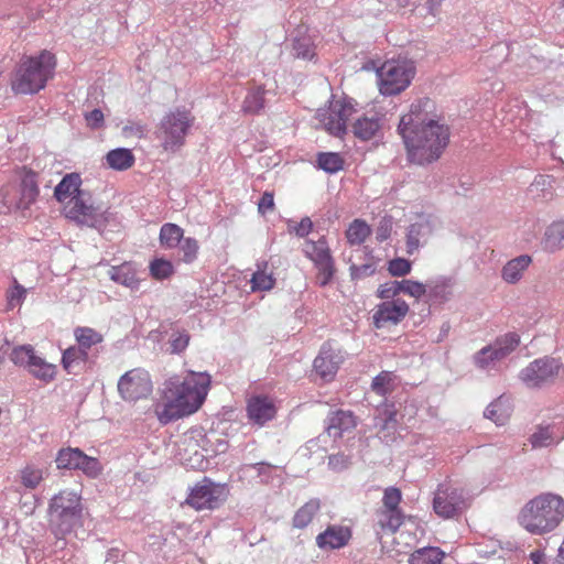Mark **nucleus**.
<instances>
[{"instance_id":"f257e3e1","label":"nucleus","mask_w":564,"mask_h":564,"mask_svg":"<svg viewBox=\"0 0 564 564\" xmlns=\"http://www.w3.org/2000/svg\"><path fill=\"white\" fill-rule=\"evenodd\" d=\"M398 133L405 147L408 160L417 165L438 160L449 142V128L436 113V106L427 97L414 100L401 116Z\"/></svg>"},{"instance_id":"f03ea898","label":"nucleus","mask_w":564,"mask_h":564,"mask_svg":"<svg viewBox=\"0 0 564 564\" xmlns=\"http://www.w3.org/2000/svg\"><path fill=\"white\" fill-rule=\"evenodd\" d=\"M207 372L188 371L182 380H171L162 398L154 404V413L161 424L191 415L204 404L210 389Z\"/></svg>"},{"instance_id":"7ed1b4c3","label":"nucleus","mask_w":564,"mask_h":564,"mask_svg":"<svg viewBox=\"0 0 564 564\" xmlns=\"http://www.w3.org/2000/svg\"><path fill=\"white\" fill-rule=\"evenodd\" d=\"M564 521V498L542 492L528 500L518 514L519 524L529 533L545 535Z\"/></svg>"},{"instance_id":"20e7f679","label":"nucleus","mask_w":564,"mask_h":564,"mask_svg":"<svg viewBox=\"0 0 564 564\" xmlns=\"http://www.w3.org/2000/svg\"><path fill=\"white\" fill-rule=\"evenodd\" d=\"M56 65V56L48 50H42L36 55H24L15 67L11 89L18 95L39 93L54 77Z\"/></svg>"},{"instance_id":"39448f33","label":"nucleus","mask_w":564,"mask_h":564,"mask_svg":"<svg viewBox=\"0 0 564 564\" xmlns=\"http://www.w3.org/2000/svg\"><path fill=\"white\" fill-rule=\"evenodd\" d=\"M39 196V174L26 167L19 170L17 180L2 189L3 205L9 212L18 213L22 217L31 215V207L37 202Z\"/></svg>"},{"instance_id":"423d86ee","label":"nucleus","mask_w":564,"mask_h":564,"mask_svg":"<svg viewBox=\"0 0 564 564\" xmlns=\"http://www.w3.org/2000/svg\"><path fill=\"white\" fill-rule=\"evenodd\" d=\"M48 511L53 533L57 538L64 536L82 520V498L75 491L62 490L51 499Z\"/></svg>"},{"instance_id":"0eeeda50","label":"nucleus","mask_w":564,"mask_h":564,"mask_svg":"<svg viewBox=\"0 0 564 564\" xmlns=\"http://www.w3.org/2000/svg\"><path fill=\"white\" fill-rule=\"evenodd\" d=\"M195 116L185 107H177L166 112L161 119L156 138L166 152H176L184 144L186 137L194 126Z\"/></svg>"},{"instance_id":"6e6552de","label":"nucleus","mask_w":564,"mask_h":564,"mask_svg":"<svg viewBox=\"0 0 564 564\" xmlns=\"http://www.w3.org/2000/svg\"><path fill=\"white\" fill-rule=\"evenodd\" d=\"M415 74L416 67L411 59L386 61L377 70L380 94L384 96L401 94L411 85Z\"/></svg>"},{"instance_id":"1a4fd4ad","label":"nucleus","mask_w":564,"mask_h":564,"mask_svg":"<svg viewBox=\"0 0 564 564\" xmlns=\"http://www.w3.org/2000/svg\"><path fill=\"white\" fill-rule=\"evenodd\" d=\"M62 212L67 219L77 225L99 230L108 225L110 216L108 209L102 210L94 204L91 195L86 191L74 197V200H69Z\"/></svg>"},{"instance_id":"9d476101","label":"nucleus","mask_w":564,"mask_h":564,"mask_svg":"<svg viewBox=\"0 0 564 564\" xmlns=\"http://www.w3.org/2000/svg\"><path fill=\"white\" fill-rule=\"evenodd\" d=\"M356 112L355 102L347 97H333L328 104L316 111L318 124L335 137H343L347 121Z\"/></svg>"},{"instance_id":"9b49d317","label":"nucleus","mask_w":564,"mask_h":564,"mask_svg":"<svg viewBox=\"0 0 564 564\" xmlns=\"http://www.w3.org/2000/svg\"><path fill=\"white\" fill-rule=\"evenodd\" d=\"M469 506L470 499L465 489L454 484H441L434 492L433 510L442 519H457Z\"/></svg>"},{"instance_id":"f8f14e48","label":"nucleus","mask_w":564,"mask_h":564,"mask_svg":"<svg viewBox=\"0 0 564 564\" xmlns=\"http://www.w3.org/2000/svg\"><path fill=\"white\" fill-rule=\"evenodd\" d=\"M227 495L228 491L225 485L216 484L205 477L191 489L185 499V505L196 511L206 509L213 510L218 508L227 499Z\"/></svg>"},{"instance_id":"ddd939ff","label":"nucleus","mask_w":564,"mask_h":564,"mask_svg":"<svg viewBox=\"0 0 564 564\" xmlns=\"http://www.w3.org/2000/svg\"><path fill=\"white\" fill-rule=\"evenodd\" d=\"M11 360L26 368L35 379L44 383H50L56 378L57 366L37 356L31 345L15 347L11 352Z\"/></svg>"},{"instance_id":"4468645a","label":"nucleus","mask_w":564,"mask_h":564,"mask_svg":"<svg viewBox=\"0 0 564 564\" xmlns=\"http://www.w3.org/2000/svg\"><path fill=\"white\" fill-rule=\"evenodd\" d=\"M118 392L127 402H137L149 398L153 392L150 373L143 368H133L118 380Z\"/></svg>"},{"instance_id":"2eb2a0df","label":"nucleus","mask_w":564,"mask_h":564,"mask_svg":"<svg viewBox=\"0 0 564 564\" xmlns=\"http://www.w3.org/2000/svg\"><path fill=\"white\" fill-rule=\"evenodd\" d=\"M520 344L516 333H508L498 337L491 345L484 347L474 356L475 365L480 369L494 366L509 356Z\"/></svg>"},{"instance_id":"dca6fc26","label":"nucleus","mask_w":564,"mask_h":564,"mask_svg":"<svg viewBox=\"0 0 564 564\" xmlns=\"http://www.w3.org/2000/svg\"><path fill=\"white\" fill-rule=\"evenodd\" d=\"M207 444L208 440L202 429H193L185 433L180 446L183 464L192 468L200 466L204 458L212 452Z\"/></svg>"},{"instance_id":"f3484780","label":"nucleus","mask_w":564,"mask_h":564,"mask_svg":"<svg viewBox=\"0 0 564 564\" xmlns=\"http://www.w3.org/2000/svg\"><path fill=\"white\" fill-rule=\"evenodd\" d=\"M562 370V364L557 359L541 358L532 361L521 371V379L530 387H539L553 381Z\"/></svg>"},{"instance_id":"a211bd4d","label":"nucleus","mask_w":564,"mask_h":564,"mask_svg":"<svg viewBox=\"0 0 564 564\" xmlns=\"http://www.w3.org/2000/svg\"><path fill=\"white\" fill-rule=\"evenodd\" d=\"M247 416L253 424L263 426L272 421L278 412L275 401L268 395H252L247 401Z\"/></svg>"},{"instance_id":"6ab92c4d","label":"nucleus","mask_w":564,"mask_h":564,"mask_svg":"<svg viewBox=\"0 0 564 564\" xmlns=\"http://www.w3.org/2000/svg\"><path fill=\"white\" fill-rule=\"evenodd\" d=\"M409 305L402 299H394L380 303L373 315V324L377 328H381L387 324H398L408 314Z\"/></svg>"},{"instance_id":"aec40b11","label":"nucleus","mask_w":564,"mask_h":564,"mask_svg":"<svg viewBox=\"0 0 564 564\" xmlns=\"http://www.w3.org/2000/svg\"><path fill=\"white\" fill-rule=\"evenodd\" d=\"M352 532L347 525L329 524L315 538V543L323 551L339 550L348 545Z\"/></svg>"},{"instance_id":"412c9836","label":"nucleus","mask_w":564,"mask_h":564,"mask_svg":"<svg viewBox=\"0 0 564 564\" xmlns=\"http://www.w3.org/2000/svg\"><path fill=\"white\" fill-rule=\"evenodd\" d=\"M343 361L341 351L333 348L329 344H325L314 360V370L323 380L330 381Z\"/></svg>"},{"instance_id":"4be33fe9","label":"nucleus","mask_w":564,"mask_h":564,"mask_svg":"<svg viewBox=\"0 0 564 564\" xmlns=\"http://www.w3.org/2000/svg\"><path fill=\"white\" fill-rule=\"evenodd\" d=\"M433 231L434 224L430 218H421L419 221L411 224L405 236L406 253L413 256L427 242Z\"/></svg>"},{"instance_id":"5701e85b","label":"nucleus","mask_w":564,"mask_h":564,"mask_svg":"<svg viewBox=\"0 0 564 564\" xmlns=\"http://www.w3.org/2000/svg\"><path fill=\"white\" fill-rule=\"evenodd\" d=\"M357 426V420L352 412L337 410L329 414L326 432L335 441L344 436L345 433L352 432Z\"/></svg>"},{"instance_id":"b1692460","label":"nucleus","mask_w":564,"mask_h":564,"mask_svg":"<svg viewBox=\"0 0 564 564\" xmlns=\"http://www.w3.org/2000/svg\"><path fill=\"white\" fill-rule=\"evenodd\" d=\"M82 176L78 173L66 174L61 182L54 188V198L64 208L69 200H74V197H78L85 191L82 189Z\"/></svg>"},{"instance_id":"393cba45","label":"nucleus","mask_w":564,"mask_h":564,"mask_svg":"<svg viewBox=\"0 0 564 564\" xmlns=\"http://www.w3.org/2000/svg\"><path fill=\"white\" fill-rule=\"evenodd\" d=\"M383 116L380 113L362 115L351 124L354 135L361 141L377 137L382 128Z\"/></svg>"},{"instance_id":"a878e982","label":"nucleus","mask_w":564,"mask_h":564,"mask_svg":"<svg viewBox=\"0 0 564 564\" xmlns=\"http://www.w3.org/2000/svg\"><path fill=\"white\" fill-rule=\"evenodd\" d=\"M109 278L130 290H138L140 280L137 275V268L132 262H123L120 265H112L108 271Z\"/></svg>"},{"instance_id":"bb28decb","label":"nucleus","mask_w":564,"mask_h":564,"mask_svg":"<svg viewBox=\"0 0 564 564\" xmlns=\"http://www.w3.org/2000/svg\"><path fill=\"white\" fill-rule=\"evenodd\" d=\"M321 507L322 503L318 498L306 501L295 511L292 518V527L300 530L307 528L319 513Z\"/></svg>"},{"instance_id":"cd10ccee","label":"nucleus","mask_w":564,"mask_h":564,"mask_svg":"<svg viewBox=\"0 0 564 564\" xmlns=\"http://www.w3.org/2000/svg\"><path fill=\"white\" fill-rule=\"evenodd\" d=\"M531 262V257L527 254L519 256L508 261L501 270L503 281L509 284H516L519 282Z\"/></svg>"},{"instance_id":"c85d7f7f","label":"nucleus","mask_w":564,"mask_h":564,"mask_svg":"<svg viewBox=\"0 0 564 564\" xmlns=\"http://www.w3.org/2000/svg\"><path fill=\"white\" fill-rule=\"evenodd\" d=\"M376 524L382 532L394 533L403 523L404 514L401 510L381 507L376 512Z\"/></svg>"},{"instance_id":"c756f323","label":"nucleus","mask_w":564,"mask_h":564,"mask_svg":"<svg viewBox=\"0 0 564 564\" xmlns=\"http://www.w3.org/2000/svg\"><path fill=\"white\" fill-rule=\"evenodd\" d=\"M105 161L115 171H127L134 165L135 156L130 149L117 148L106 154Z\"/></svg>"},{"instance_id":"7c9ffc66","label":"nucleus","mask_w":564,"mask_h":564,"mask_svg":"<svg viewBox=\"0 0 564 564\" xmlns=\"http://www.w3.org/2000/svg\"><path fill=\"white\" fill-rule=\"evenodd\" d=\"M446 554L437 546H424L415 550L408 558L409 564H442Z\"/></svg>"},{"instance_id":"2f4dec72","label":"nucleus","mask_w":564,"mask_h":564,"mask_svg":"<svg viewBox=\"0 0 564 564\" xmlns=\"http://www.w3.org/2000/svg\"><path fill=\"white\" fill-rule=\"evenodd\" d=\"M511 411L512 409L509 400L503 397H499L487 406L485 416L497 425H505L510 419Z\"/></svg>"},{"instance_id":"473e14b6","label":"nucleus","mask_w":564,"mask_h":564,"mask_svg":"<svg viewBox=\"0 0 564 564\" xmlns=\"http://www.w3.org/2000/svg\"><path fill=\"white\" fill-rule=\"evenodd\" d=\"M250 282L253 292L270 291L274 288L275 279L272 271H269V263L267 261L257 263V270L252 274Z\"/></svg>"},{"instance_id":"72a5a7b5","label":"nucleus","mask_w":564,"mask_h":564,"mask_svg":"<svg viewBox=\"0 0 564 564\" xmlns=\"http://www.w3.org/2000/svg\"><path fill=\"white\" fill-rule=\"evenodd\" d=\"M544 249L554 252L564 247V220L552 223L544 234Z\"/></svg>"},{"instance_id":"f704fd0d","label":"nucleus","mask_w":564,"mask_h":564,"mask_svg":"<svg viewBox=\"0 0 564 564\" xmlns=\"http://www.w3.org/2000/svg\"><path fill=\"white\" fill-rule=\"evenodd\" d=\"M304 253L313 263L333 258L325 237H321L317 241L306 240Z\"/></svg>"},{"instance_id":"c9c22d12","label":"nucleus","mask_w":564,"mask_h":564,"mask_svg":"<svg viewBox=\"0 0 564 564\" xmlns=\"http://www.w3.org/2000/svg\"><path fill=\"white\" fill-rule=\"evenodd\" d=\"M74 337L77 346L87 351L104 340V336L91 327L78 326L74 329Z\"/></svg>"},{"instance_id":"e433bc0d","label":"nucleus","mask_w":564,"mask_h":564,"mask_svg":"<svg viewBox=\"0 0 564 564\" xmlns=\"http://www.w3.org/2000/svg\"><path fill=\"white\" fill-rule=\"evenodd\" d=\"M265 90L263 87L251 88L246 95L241 109L247 115H257L263 108L265 104L264 99Z\"/></svg>"},{"instance_id":"4c0bfd02","label":"nucleus","mask_w":564,"mask_h":564,"mask_svg":"<svg viewBox=\"0 0 564 564\" xmlns=\"http://www.w3.org/2000/svg\"><path fill=\"white\" fill-rule=\"evenodd\" d=\"M84 452L77 447L61 448L55 463L58 469H77Z\"/></svg>"},{"instance_id":"58836bf2","label":"nucleus","mask_w":564,"mask_h":564,"mask_svg":"<svg viewBox=\"0 0 564 564\" xmlns=\"http://www.w3.org/2000/svg\"><path fill=\"white\" fill-rule=\"evenodd\" d=\"M184 230L176 224L166 223L160 229V243L166 249H173L178 246L184 238Z\"/></svg>"},{"instance_id":"ea45409f","label":"nucleus","mask_w":564,"mask_h":564,"mask_svg":"<svg viewBox=\"0 0 564 564\" xmlns=\"http://www.w3.org/2000/svg\"><path fill=\"white\" fill-rule=\"evenodd\" d=\"M371 234L370 226L361 219H355L346 230V238L350 245H361Z\"/></svg>"},{"instance_id":"a19ab883","label":"nucleus","mask_w":564,"mask_h":564,"mask_svg":"<svg viewBox=\"0 0 564 564\" xmlns=\"http://www.w3.org/2000/svg\"><path fill=\"white\" fill-rule=\"evenodd\" d=\"M88 360V352L83 350L79 346H70L63 351L62 365L63 368L69 373L74 366L86 362Z\"/></svg>"},{"instance_id":"79ce46f5","label":"nucleus","mask_w":564,"mask_h":564,"mask_svg":"<svg viewBox=\"0 0 564 564\" xmlns=\"http://www.w3.org/2000/svg\"><path fill=\"white\" fill-rule=\"evenodd\" d=\"M560 437H557L553 427L551 426H540L538 430L531 435L530 443L533 448L547 447L553 443L557 442Z\"/></svg>"},{"instance_id":"37998d69","label":"nucleus","mask_w":564,"mask_h":564,"mask_svg":"<svg viewBox=\"0 0 564 564\" xmlns=\"http://www.w3.org/2000/svg\"><path fill=\"white\" fill-rule=\"evenodd\" d=\"M293 55L296 58L311 61L315 56V45L310 36H301L293 41Z\"/></svg>"},{"instance_id":"c03bdc74","label":"nucleus","mask_w":564,"mask_h":564,"mask_svg":"<svg viewBox=\"0 0 564 564\" xmlns=\"http://www.w3.org/2000/svg\"><path fill=\"white\" fill-rule=\"evenodd\" d=\"M317 273L316 282L319 286L329 284L336 273L335 261L333 258L314 263Z\"/></svg>"},{"instance_id":"a18cd8bd","label":"nucleus","mask_w":564,"mask_h":564,"mask_svg":"<svg viewBox=\"0 0 564 564\" xmlns=\"http://www.w3.org/2000/svg\"><path fill=\"white\" fill-rule=\"evenodd\" d=\"M397 376L391 371H382L372 380V390L380 395H386L394 389Z\"/></svg>"},{"instance_id":"49530a36","label":"nucleus","mask_w":564,"mask_h":564,"mask_svg":"<svg viewBox=\"0 0 564 564\" xmlns=\"http://www.w3.org/2000/svg\"><path fill=\"white\" fill-rule=\"evenodd\" d=\"M317 163L321 169L328 173H336L343 170L344 160L338 153L326 152L319 153L317 156Z\"/></svg>"},{"instance_id":"de8ad7c7","label":"nucleus","mask_w":564,"mask_h":564,"mask_svg":"<svg viewBox=\"0 0 564 564\" xmlns=\"http://www.w3.org/2000/svg\"><path fill=\"white\" fill-rule=\"evenodd\" d=\"M149 269L151 276L155 280L169 279L174 273L172 262L162 258L151 261Z\"/></svg>"},{"instance_id":"09e8293b","label":"nucleus","mask_w":564,"mask_h":564,"mask_svg":"<svg viewBox=\"0 0 564 564\" xmlns=\"http://www.w3.org/2000/svg\"><path fill=\"white\" fill-rule=\"evenodd\" d=\"M20 477L24 487L34 489L43 480V470L35 466L28 465L21 469Z\"/></svg>"},{"instance_id":"8fccbe9b","label":"nucleus","mask_w":564,"mask_h":564,"mask_svg":"<svg viewBox=\"0 0 564 564\" xmlns=\"http://www.w3.org/2000/svg\"><path fill=\"white\" fill-rule=\"evenodd\" d=\"M78 470L89 478H97L102 473V465L98 458L83 454V459L79 462Z\"/></svg>"},{"instance_id":"3c124183","label":"nucleus","mask_w":564,"mask_h":564,"mask_svg":"<svg viewBox=\"0 0 564 564\" xmlns=\"http://www.w3.org/2000/svg\"><path fill=\"white\" fill-rule=\"evenodd\" d=\"M177 247H180V251L182 253L181 260L183 262L192 263L197 259L199 245L195 238H183Z\"/></svg>"},{"instance_id":"603ef678","label":"nucleus","mask_w":564,"mask_h":564,"mask_svg":"<svg viewBox=\"0 0 564 564\" xmlns=\"http://www.w3.org/2000/svg\"><path fill=\"white\" fill-rule=\"evenodd\" d=\"M399 290L411 297L420 300L427 293V285L413 280L399 281Z\"/></svg>"},{"instance_id":"864d4df0","label":"nucleus","mask_w":564,"mask_h":564,"mask_svg":"<svg viewBox=\"0 0 564 564\" xmlns=\"http://www.w3.org/2000/svg\"><path fill=\"white\" fill-rule=\"evenodd\" d=\"M427 288L431 299L446 300L451 294V281L448 279L438 280Z\"/></svg>"},{"instance_id":"5fc2aeb1","label":"nucleus","mask_w":564,"mask_h":564,"mask_svg":"<svg viewBox=\"0 0 564 564\" xmlns=\"http://www.w3.org/2000/svg\"><path fill=\"white\" fill-rule=\"evenodd\" d=\"M412 263L404 258L389 261L388 271L392 276H404L411 272Z\"/></svg>"},{"instance_id":"6e6d98bb","label":"nucleus","mask_w":564,"mask_h":564,"mask_svg":"<svg viewBox=\"0 0 564 564\" xmlns=\"http://www.w3.org/2000/svg\"><path fill=\"white\" fill-rule=\"evenodd\" d=\"M402 500V494L400 489L395 487H389L384 490L382 498V507L392 510H401L399 505Z\"/></svg>"},{"instance_id":"4d7b16f0","label":"nucleus","mask_w":564,"mask_h":564,"mask_svg":"<svg viewBox=\"0 0 564 564\" xmlns=\"http://www.w3.org/2000/svg\"><path fill=\"white\" fill-rule=\"evenodd\" d=\"M25 295L26 290L14 281V285L7 292L8 306L10 308L20 306L23 303Z\"/></svg>"},{"instance_id":"13d9d810","label":"nucleus","mask_w":564,"mask_h":564,"mask_svg":"<svg viewBox=\"0 0 564 564\" xmlns=\"http://www.w3.org/2000/svg\"><path fill=\"white\" fill-rule=\"evenodd\" d=\"M289 229L291 232H294L296 236L303 238L306 237L313 229V223L311 218L304 217L299 223H294V225H289Z\"/></svg>"},{"instance_id":"bf43d9fd","label":"nucleus","mask_w":564,"mask_h":564,"mask_svg":"<svg viewBox=\"0 0 564 564\" xmlns=\"http://www.w3.org/2000/svg\"><path fill=\"white\" fill-rule=\"evenodd\" d=\"M399 281H393L390 283H386L380 285L378 289V297L389 300L399 295L401 292L399 290Z\"/></svg>"},{"instance_id":"052dcab7","label":"nucleus","mask_w":564,"mask_h":564,"mask_svg":"<svg viewBox=\"0 0 564 564\" xmlns=\"http://www.w3.org/2000/svg\"><path fill=\"white\" fill-rule=\"evenodd\" d=\"M274 209V195L272 192H264L258 203V212L265 215Z\"/></svg>"},{"instance_id":"680f3d73","label":"nucleus","mask_w":564,"mask_h":564,"mask_svg":"<svg viewBox=\"0 0 564 564\" xmlns=\"http://www.w3.org/2000/svg\"><path fill=\"white\" fill-rule=\"evenodd\" d=\"M86 123L91 129H98L104 126V113L100 109H94L85 115Z\"/></svg>"},{"instance_id":"e2e57ef3","label":"nucleus","mask_w":564,"mask_h":564,"mask_svg":"<svg viewBox=\"0 0 564 564\" xmlns=\"http://www.w3.org/2000/svg\"><path fill=\"white\" fill-rule=\"evenodd\" d=\"M376 271L375 267L370 263L357 265H350V274L352 279H361L367 275H371Z\"/></svg>"},{"instance_id":"0e129e2a","label":"nucleus","mask_w":564,"mask_h":564,"mask_svg":"<svg viewBox=\"0 0 564 564\" xmlns=\"http://www.w3.org/2000/svg\"><path fill=\"white\" fill-rule=\"evenodd\" d=\"M189 341V337L186 334H180L171 341L172 352H181L183 351Z\"/></svg>"},{"instance_id":"69168bd1","label":"nucleus","mask_w":564,"mask_h":564,"mask_svg":"<svg viewBox=\"0 0 564 564\" xmlns=\"http://www.w3.org/2000/svg\"><path fill=\"white\" fill-rule=\"evenodd\" d=\"M391 224L389 221H383L377 228L376 239L380 242L386 241L391 235Z\"/></svg>"},{"instance_id":"338daca9","label":"nucleus","mask_w":564,"mask_h":564,"mask_svg":"<svg viewBox=\"0 0 564 564\" xmlns=\"http://www.w3.org/2000/svg\"><path fill=\"white\" fill-rule=\"evenodd\" d=\"M123 132L126 133V135L141 138L144 133V127L139 123H132L130 126H126L123 128Z\"/></svg>"},{"instance_id":"774afa93","label":"nucleus","mask_w":564,"mask_h":564,"mask_svg":"<svg viewBox=\"0 0 564 564\" xmlns=\"http://www.w3.org/2000/svg\"><path fill=\"white\" fill-rule=\"evenodd\" d=\"M545 554L544 552L536 550L530 553V560L533 564H545Z\"/></svg>"}]
</instances>
